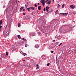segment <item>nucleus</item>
<instances>
[{
  "mask_svg": "<svg viewBox=\"0 0 76 76\" xmlns=\"http://www.w3.org/2000/svg\"><path fill=\"white\" fill-rule=\"evenodd\" d=\"M9 32L7 31H4L3 32V35L5 37H7L9 35Z\"/></svg>",
  "mask_w": 76,
  "mask_h": 76,
  "instance_id": "nucleus-1",
  "label": "nucleus"
},
{
  "mask_svg": "<svg viewBox=\"0 0 76 76\" xmlns=\"http://www.w3.org/2000/svg\"><path fill=\"white\" fill-rule=\"evenodd\" d=\"M11 48L12 51H15L16 50V48H15V46H14V45H13L12 46Z\"/></svg>",
  "mask_w": 76,
  "mask_h": 76,
  "instance_id": "nucleus-2",
  "label": "nucleus"
},
{
  "mask_svg": "<svg viewBox=\"0 0 76 76\" xmlns=\"http://www.w3.org/2000/svg\"><path fill=\"white\" fill-rule=\"evenodd\" d=\"M68 14V13H59V15L60 16L61 15H67Z\"/></svg>",
  "mask_w": 76,
  "mask_h": 76,
  "instance_id": "nucleus-3",
  "label": "nucleus"
},
{
  "mask_svg": "<svg viewBox=\"0 0 76 76\" xmlns=\"http://www.w3.org/2000/svg\"><path fill=\"white\" fill-rule=\"evenodd\" d=\"M59 21H58L57 22H56V23H55V25H56V26H57L58 25V24H59Z\"/></svg>",
  "mask_w": 76,
  "mask_h": 76,
  "instance_id": "nucleus-4",
  "label": "nucleus"
},
{
  "mask_svg": "<svg viewBox=\"0 0 76 76\" xmlns=\"http://www.w3.org/2000/svg\"><path fill=\"white\" fill-rule=\"evenodd\" d=\"M50 9V7H49L47 6L46 7V10L47 12H48V9Z\"/></svg>",
  "mask_w": 76,
  "mask_h": 76,
  "instance_id": "nucleus-5",
  "label": "nucleus"
},
{
  "mask_svg": "<svg viewBox=\"0 0 76 76\" xmlns=\"http://www.w3.org/2000/svg\"><path fill=\"white\" fill-rule=\"evenodd\" d=\"M1 57L2 58H5V55L3 54L1 55Z\"/></svg>",
  "mask_w": 76,
  "mask_h": 76,
  "instance_id": "nucleus-6",
  "label": "nucleus"
},
{
  "mask_svg": "<svg viewBox=\"0 0 76 76\" xmlns=\"http://www.w3.org/2000/svg\"><path fill=\"white\" fill-rule=\"evenodd\" d=\"M28 4H29V3H28V2H27V4H26L25 5L26 8H27L28 7Z\"/></svg>",
  "mask_w": 76,
  "mask_h": 76,
  "instance_id": "nucleus-7",
  "label": "nucleus"
},
{
  "mask_svg": "<svg viewBox=\"0 0 76 76\" xmlns=\"http://www.w3.org/2000/svg\"><path fill=\"white\" fill-rule=\"evenodd\" d=\"M70 7L71 8H72L73 9H75V6H73V5H71Z\"/></svg>",
  "mask_w": 76,
  "mask_h": 76,
  "instance_id": "nucleus-8",
  "label": "nucleus"
},
{
  "mask_svg": "<svg viewBox=\"0 0 76 76\" xmlns=\"http://www.w3.org/2000/svg\"><path fill=\"white\" fill-rule=\"evenodd\" d=\"M53 12V10L52 9L50 11L48 12H47L45 14V15H47V14H48L49 13H51V12Z\"/></svg>",
  "mask_w": 76,
  "mask_h": 76,
  "instance_id": "nucleus-9",
  "label": "nucleus"
},
{
  "mask_svg": "<svg viewBox=\"0 0 76 76\" xmlns=\"http://www.w3.org/2000/svg\"><path fill=\"white\" fill-rule=\"evenodd\" d=\"M31 63H32V64H34V61L32 59L31 60Z\"/></svg>",
  "mask_w": 76,
  "mask_h": 76,
  "instance_id": "nucleus-10",
  "label": "nucleus"
},
{
  "mask_svg": "<svg viewBox=\"0 0 76 76\" xmlns=\"http://www.w3.org/2000/svg\"><path fill=\"white\" fill-rule=\"evenodd\" d=\"M23 7H22L20 8V12H21V11H22V9H23Z\"/></svg>",
  "mask_w": 76,
  "mask_h": 76,
  "instance_id": "nucleus-11",
  "label": "nucleus"
},
{
  "mask_svg": "<svg viewBox=\"0 0 76 76\" xmlns=\"http://www.w3.org/2000/svg\"><path fill=\"white\" fill-rule=\"evenodd\" d=\"M30 9H31V10H35V9H35V7H31Z\"/></svg>",
  "mask_w": 76,
  "mask_h": 76,
  "instance_id": "nucleus-12",
  "label": "nucleus"
},
{
  "mask_svg": "<svg viewBox=\"0 0 76 76\" xmlns=\"http://www.w3.org/2000/svg\"><path fill=\"white\" fill-rule=\"evenodd\" d=\"M41 6H38V10H41Z\"/></svg>",
  "mask_w": 76,
  "mask_h": 76,
  "instance_id": "nucleus-13",
  "label": "nucleus"
},
{
  "mask_svg": "<svg viewBox=\"0 0 76 76\" xmlns=\"http://www.w3.org/2000/svg\"><path fill=\"white\" fill-rule=\"evenodd\" d=\"M44 2H45V0H42L40 1V2L42 3H44Z\"/></svg>",
  "mask_w": 76,
  "mask_h": 76,
  "instance_id": "nucleus-14",
  "label": "nucleus"
},
{
  "mask_svg": "<svg viewBox=\"0 0 76 76\" xmlns=\"http://www.w3.org/2000/svg\"><path fill=\"white\" fill-rule=\"evenodd\" d=\"M2 23H3V21H2V20H1L0 21V25L2 24Z\"/></svg>",
  "mask_w": 76,
  "mask_h": 76,
  "instance_id": "nucleus-15",
  "label": "nucleus"
},
{
  "mask_svg": "<svg viewBox=\"0 0 76 76\" xmlns=\"http://www.w3.org/2000/svg\"><path fill=\"white\" fill-rule=\"evenodd\" d=\"M38 47H39V46L38 45H35V48H38Z\"/></svg>",
  "mask_w": 76,
  "mask_h": 76,
  "instance_id": "nucleus-16",
  "label": "nucleus"
},
{
  "mask_svg": "<svg viewBox=\"0 0 76 76\" xmlns=\"http://www.w3.org/2000/svg\"><path fill=\"white\" fill-rule=\"evenodd\" d=\"M51 3V0L49 1L48 2V4H50Z\"/></svg>",
  "mask_w": 76,
  "mask_h": 76,
  "instance_id": "nucleus-17",
  "label": "nucleus"
},
{
  "mask_svg": "<svg viewBox=\"0 0 76 76\" xmlns=\"http://www.w3.org/2000/svg\"><path fill=\"white\" fill-rule=\"evenodd\" d=\"M58 12V10H57L56 12H55V15H56V14H57V12Z\"/></svg>",
  "mask_w": 76,
  "mask_h": 76,
  "instance_id": "nucleus-18",
  "label": "nucleus"
},
{
  "mask_svg": "<svg viewBox=\"0 0 76 76\" xmlns=\"http://www.w3.org/2000/svg\"><path fill=\"white\" fill-rule=\"evenodd\" d=\"M18 37L19 39H20L21 37H20V36L19 35H18Z\"/></svg>",
  "mask_w": 76,
  "mask_h": 76,
  "instance_id": "nucleus-19",
  "label": "nucleus"
},
{
  "mask_svg": "<svg viewBox=\"0 0 76 76\" xmlns=\"http://www.w3.org/2000/svg\"><path fill=\"white\" fill-rule=\"evenodd\" d=\"M27 9L28 10V12H29V10H31V8H28Z\"/></svg>",
  "mask_w": 76,
  "mask_h": 76,
  "instance_id": "nucleus-20",
  "label": "nucleus"
},
{
  "mask_svg": "<svg viewBox=\"0 0 76 76\" xmlns=\"http://www.w3.org/2000/svg\"><path fill=\"white\" fill-rule=\"evenodd\" d=\"M42 6H45V2H43V3H42Z\"/></svg>",
  "mask_w": 76,
  "mask_h": 76,
  "instance_id": "nucleus-21",
  "label": "nucleus"
},
{
  "mask_svg": "<svg viewBox=\"0 0 76 76\" xmlns=\"http://www.w3.org/2000/svg\"><path fill=\"white\" fill-rule=\"evenodd\" d=\"M20 24L19 23H18V27H20Z\"/></svg>",
  "mask_w": 76,
  "mask_h": 76,
  "instance_id": "nucleus-22",
  "label": "nucleus"
},
{
  "mask_svg": "<svg viewBox=\"0 0 76 76\" xmlns=\"http://www.w3.org/2000/svg\"><path fill=\"white\" fill-rule=\"evenodd\" d=\"M63 31H64V32H69V31H68V30H67V31L65 30Z\"/></svg>",
  "mask_w": 76,
  "mask_h": 76,
  "instance_id": "nucleus-23",
  "label": "nucleus"
},
{
  "mask_svg": "<svg viewBox=\"0 0 76 76\" xmlns=\"http://www.w3.org/2000/svg\"><path fill=\"white\" fill-rule=\"evenodd\" d=\"M27 71H28V70L26 69L25 70L24 72L25 73H28V72H27Z\"/></svg>",
  "mask_w": 76,
  "mask_h": 76,
  "instance_id": "nucleus-24",
  "label": "nucleus"
},
{
  "mask_svg": "<svg viewBox=\"0 0 76 76\" xmlns=\"http://www.w3.org/2000/svg\"><path fill=\"white\" fill-rule=\"evenodd\" d=\"M50 63H48L47 64V66H50Z\"/></svg>",
  "mask_w": 76,
  "mask_h": 76,
  "instance_id": "nucleus-25",
  "label": "nucleus"
},
{
  "mask_svg": "<svg viewBox=\"0 0 76 76\" xmlns=\"http://www.w3.org/2000/svg\"><path fill=\"white\" fill-rule=\"evenodd\" d=\"M74 27H75V26H74L71 27H70L69 29H72V28H73Z\"/></svg>",
  "mask_w": 76,
  "mask_h": 76,
  "instance_id": "nucleus-26",
  "label": "nucleus"
},
{
  "mask_svg": "<svg viewBox=\"0 0 76 76\" xmlns=\"http://www.w3.org/2000/svg\"><path fill=\"white\" fill-rule=\"evenodd\" d=\"M62 8H64V4L62 5Z\"/></svg>",
  "mask_w": 76,
  "mask_h": 76,
  "instance_id": "nucleus-27",
  "label": "nucleus"
},
{
  "mask_svg": "<svg viewBox=\"0 0 76 76\" xmlns=\"http://www.w3.org/2000/svg\"><path fill=\"white\" fill-rule=\"evenodd\" d=\"M30 35H31V36H34V34H30Z\"/></svg>",
  "mask_w": 76,
  "mask_h": 76,
  "instance_id": "nucleus-28",
  "label": "nucleus"
},
{
  "mask_svg": "<svg viewBox=\"0 0 76 76\" xmlns=\"http://www.w3.org/2000/svg\"><path fill=\"white\" fill-rule=\"evenodd\" d=\"M6 53V56H8V52H7Z\"/></svg>",
  "mask_w": 76,
  "mask_h": 76,
  "instance_id": "nucleus-29",
  "label": "nucleus"
},
{
  "mask_svg": "<svg viewBox=\"0 0 76 76\" xmlns=\"http://www.w3.org/2000/svg\"><path fill=\"white\" fill-rule=\"evenodd\" d=\"M39 69V66H37V68H36V69Z\"/></svg>",
  "mask_w": 76,
  "mask_h": 76,
  "instance_id": "nucleus-30",
  "label": "nucleus"
},
{
  "mask_svg": "<svg viewBox=\"0 0 76 76\" xmlns=\"http://www.w3.org/2000/svg\"><path fill=\"white\" fill-rule=\"evenodd\" d=\"M2 28V26H0V29H1Z\"/></svg>",
  "mask_w": 76,
  "mask_h": 76,
  "instance_id": "nucleus-31",
  "label": "nucleus"
},
{
  "mask_svg": "<svg viewBox=\"0 0 76 76\" xmlns=\"http://www.w3.org/2000/svg\"><path fill=\"white\" fill-rule=\"evenodd\" d=\"M34 6H35V7H37V4H35Z\"/></svg>",
  "mask_w": 76,
  "mask_h": 76,
  "instance_id": "nucleus-32",
  "label": "nucleus"
},
{
  "mask_svg": "<svg viewBox=\"0 0 76 76\" xmlns=\"http://www.w3.org/2000/svg\"><path fill=\"white\" fill-rule=\"evenodd\" d=\"M44 12H45V8H44L43 9Z\"/></svg>",
  "mask_w": 76,
  "mask_h": 76,
  "instance_id": "nucleus-33",
  "label": "nucleus"
},
{
  "mask_svg": "<svg viewBox=\"0 0 76 76\" xmlns=\"http://www.w3.org/2000/svg\"><path fill=\"white\" fill-rule=\"evenodd\" d=\"M29 58H30L29 57H28L27 58V60H29Z\"/></svg>",
  "mask_w": 76,
  "mask_h": 76,
  "instance_id": "nucleus-34",
  "label": "nucleus"
},
{
  "mask_svg": "<svg viewBox=\"0 0 76 76\" xmlns=\"http://www.w3.org/2000/svg\"><path fill=\"white\" fill-rule=\"evenodd\" d=\"M63 28V26L61 27V28H60V29H62V28Z\"/></svg>",
  "mask_w": 76,
  "mask_h": 76,
  "instance_id": "nucleus-35",
  "label": "nucleus"
},
{
  "mask_svg": "<svg viewBox=\"0 0 76 76\" xmlns=\"http://www.w3.org/2000/svg\"><path fill=\"white\" fill-rule=\"evenodd\" d=\"M23 40H24V41H26V39H25V38H23Z\"/></svg>",
  "mask_w": 76,
  "mask_h": 76,
  "instance_id": "nucleus-36",
  "label": "nucleus"
},
{
  "mask_svg": "<svg viewBox=\"0 0 76 76\" xmlns=\"http://www.w3.org/2000/svg\"><path fill=\"white\" fill-rule=\"evenodd\" d=\"M21 43H22V42H20L18 43V44H21Z\"/></svg>",
  "mask_w": 76,
  "mask_h": 76,
  "instance_id": "nucleus-37",
  "label": "nucleus"
},
{
  "mask_svg": "<svg viewBox=\"0 0 76 76\" xmlns=\"http://www.w3.org/2000/svg\"><path fill=\"white\" fill-rule=\"evenodd\" d=\"M60 7V4H58V7Z\"/></svg>",
  "mask_w": 76,
  "mask_h": 76,
  "instance_id": "nucleus-38",
  "label": "nucleus"
},
{
  "mask_svg": "<svg viewBox=\"0 0 76 76\" xmlns=\"http://www.w3.org/2000/svg\"><path fill=\"white\" fill-rule=\"evenodd\" d=\"M73 14L74 15H75V14H76V13L75 12H73Z\"/></svg>",
  "mask_w": 76,
  "mask_h": 76,
  "instance_id": "nucleus-39",
  "label": "nucleus"
},
{
  "mask_svg": "<svg viewBox=\"0 0 76 76\" xmlns=\"http://www.w3.org/2000/svg\"><path fill=\"white\" fill-rule=\"evenodd\" d=\"M27 44H26L25 45V47H27Z\"/></svg>",
  "mask_w": 76,
  "mask_h": 76,
  "instance_id": "nucleus-40",
  "label": "nucleus"
},
{
  "mask_svg": "<svg viewBox=\"0 0 76 76\" xmlns=\"http://www.w3.org/2000/svg\"><path fill=\"white\" fill-rule=\"evenodd\" d=\"M23 56H25V55H26V53H23Z\"/></svg>",
  "mask_w": 76,
  "mask_h": 76,
  "instance_id": "nucleus-41",
  "label": "nucleus"
},
{
  "mask_svg": "<svg viewBox=\"0 0 76 76\" xmlns=\"http://www.w3.org/2000/svg\"><path fill=\"white\" fill-rule=\"evenodd\" d=\"M51 53H54V51H51Z\"/></svg>",
  "mask_w": 76,
  "mask_h": 76,
  "instance_id": "nucleus-42",
  "label": "nucleus"
},
{
  "mask_svg": "<svg viewBox=\"0 0 76 76\" xmlns=\"http://www.w3.org/2000/svg\"><path fill=\"white\" fill-rule=\"evenodd\" d=\"M36 66H37V67H38V66H39V65H38V64H37V65H36Z\"/></svg>",
  "mask_w": 76,
  "mask_h": 76,
  "instance_id": "nucleus-43",
  "label": "nucleus"
},
{
  "mask_svg": "<svg viewBox=\"0 0 76 76\" xmlns=\"http://www.w3.org/2000/svg\"><path fill=\"white\" fill-rule=\"evenodd\" d=\"M23 12H25V9H23Z\"/></svg>",
  "mask_w": 76,
  "mask_h": 76,
  "instance_id": "nucleus-44",
  "label": "nucleus"
},
{
  "mask_svg": "<svg viewBox=\"0 0 76 76\" xmlns=\"http://www.w3.org/2000/svg\"><path fill=\"white\" fill-rule=\"evenodd\" d=\"M34 12H33L32 13H31V14H32V15H33V14H34Z\"/></svg>",
  "mask_w": 76,
  "mask_h": 76,
  "instance_id": "nucleus-45",
  "label": "nucleus"
},
{
  "mask_svg": "<svg viewBox=\"0 0 76 76\" xmlns=\"http://www.w3.org/2000/svg\"><path fill=\"white\" fill-rule=\"evenodd\" d=\"M3 7L4 8V7H5V6H3Z\"/></svg>",
  "mask_w": 76,
  "mask_h": 76,
  "instance_id": "nucleus-46",
  "label": "nucleus"
},
{
  "mask_svg": "<svg viewBox=\"0 0 76 76\" xmlns=\"http://www.w3.org/2000/svg\"><path fill=\"white\" fill-rule=\"evenodd\" d=\"M62 44V43H60V45H59V46H60V45H61Z\"/></svg>",
  "mask_w": 76,
  "mask_h": 76,
  "instance_id": "nucleus-47",
  "label": "nucleus"
},
{
  "mask_svg": "<svg viewBox=\"0 0 76 76\" xmlns=\"http://www.w3.org/2000/svg\"><path fill=\"white\" fill-rule=\"evenodd\" d=\"M39 35H41V33L40 32H39Z\"/></svg>",
  "mask_w": 76,
  "mask_h": 76,
  "instance_id": "nucleus-48",
  "label": "nucleus"
},
{
  "mask_svg": "<svg viewBox=\"0 0 76 76\" xmlns=\"http://www.w3.org/2000/svg\"><path fill=\"white\" fill-rule=\"evenodd\" d=\"M23 15H25V13H23Z\"/></svg>",
  "mask_w": 76,
  "mask_h": 76,
  "instance_id": "nucleus-49",
  "label": "nucleus"
},
{
  "mask_svg": "<svg viewBox=\"0 0 76 76\" xmlns=\"http://www.w3.org/2000/svg\"><path fill=\"white\" fill-rule=\"evenodd\" d=\"M57 56H58L57 55L56 58H57Z\"/></svg>",
  "mask_w": 76,
  "mask_h": 76,
  "instance_id": "nucleus-50",
  "label": "nucleus"
},
{
  "mask_svg": "<svg viewBox=\"0 0 76 76\" xmlns=\"http://www.w3.org/2000/svg\"><path fill=\"white\" fill-rule=\"evenodd\" d=\"M47 1H48V0H46L45 1V2H47Z\"/></svg>",
  "mask_w": 76,
  "mask_h": 76,
  "instance_id": "nucleus-51",
  "label": "nucleus"
},
{
  "mask_svg": "<svg viewBox=\"0 0 76 76\" xmlns=\"http://www.w3.org/2000/svg\"><path fill=\"white\" fill-rule=\"evenodd\" d=\"M55 42V40H53V42Z\"/></svg>",
  "mask_w": 76,
  "mask_h": 76,
  "instance_id": "nucleus-52",
  "label": "nucleus"
},
{
  "mask_svg": "<svg viewBox=\"0 0 76 76\" xmlns=\"http://www.w3.org/2000/svg\"><path fill=\"white\" fill-rule=\"evenodd\" d=\"M38 5H39V3H38Z\"/></svg>",
  "mask_w": 76,
  "mask_h": 76,
  "instance_id": "nucleus-53",
  "label": "nucleus"
},
{
  "mask_svg": "<svg viewBox=\"0 0 76 76\" xmlns=\"http://www.w3.org/2000/svg\"><path fill=\"white\" fill-rule=\"evenodd\" d=\"M52 1H53V2H54V0H53Z\"/></svg>",
  "mask_w": 76,
  "mask_h": 76,
  "instance_id": "nucleus-54",
  "label": "nucleus"
},
{
  "mask_svg": "<svg viewBox=\"0 0 76 76\" xmlns=\"http://www.w3.org/2000/svg\"><path fill=\"white\" fill-rule=\"evenodd\" d=\"M43 56H44V55L42 56V57H43Z\"/></svg>",
  "mask_w": 76,
  "mask_h": 76,
  "instance_id": "nucleus-55",
  "label": "nucleus"
},
{
  "mask_svg": "<svg viewBox=\"0 0 76 76\" xmlns=\"http://www.w3.org/2000/svg\"><path fill=\"white\" fill-rule=\"evenodd\" d=\"M23 61H25V60H23Z\"/></svg>",
  "mask_w": 76,
  "mask_h": 76,
  "instance_id": "nucleus-56",
  "label": "nucleus"
},
{
  "mask_svg": "<svg viewBox=\"0 0 76 76\" xmlns=\"http://www.w3.org/2000/svg\"><path fill=\"white\" fill-rule=\"evenodd\" d=\"M73 22H74V23H75V21H73Z\"/></svg>",
  "mask_w": 76,
  "mask_h": 76,
  "instance_id": "nucleus-57",
  "label": "nucleus"
},
{
  "mask_svg": "<svg viewBox=\"0 0 76 76\" xmlns=\"http://www.w3.org/2000/svg\"><path fill=\"white\" fill-rule=\"evenodd\" d=\"M22 53V51L20 52V53Z\"/></svg>",
  "mask_w": 76,
  "mask_h": 76,
  "instance_id": "nucleus-58",
  "label": "nucleus"
},
{
  "mask_svg": "<svg viewBox=\"0 0 76 76\" xmlns=\"http://www.w3.org/2000/svg\"><path fill=\"white\" fill-rule=\"evenodd\" d=\"M64 22H65V21H64V22H63V23H64Z\"/></svg>",
  "mask_w": 76,
  "mask_h": 76,
  "instance_id": "nucleus-59",
  "label": "nucleus"
},
{
  "mask_svg": "<svg viewBox=\"0 0 76 76\" xmlns=\"http://www.w3.org/2000/svg\"><path fill=\"white\" fill-rule=\"evenodd\" d=\"M56 43V44H57V43H58V42H57Z\"/></svg>",
  "mask_w": 76,
  "mask_h": 76,
  "instance_id": "nucleus-60",
  "label": "nucleus"
},
{
  "mask_svg": "<svg viewBox=\"0 0 76 76\" xmlns=\"http://www.w3.org/2000/svg\"><path fill=\"white\" fill-rule=\"evenodd\" d=\"M42 13H43V11L42 12Z\"/></svg>",
  "mask_w": 76,
  "mask_h": 76,
  "instance_id": "nucleus-61",
  "label": "nucleus"
},
{
  "mask_svg": "<svg viewBox=\"0 0 76 76\" xmlns=\"http://www.w3.org/2000/svg\"><path fill=\"white\" fill-rule=\"evenodd\" d=\"M0 59H1V58H0Z\"/></svg>",
  "mask_w": 76,
  "mask_h": 76,
  "instance_id": "nucleus-62",
  "label": "nucleus"
},
{
  "mask_svg": "<svg viewBox=\"0 0 76 76\" xmlns=\"http://www.w3.org/2000/svg\"><path fill=\"white\" fill-rule=\"evenodd\" d=\"M37 12H38V11H37Z\"/></svg>",
  "mask_w": 76,
  "mask_h": 76,
  "instance_id": "nucleus-63",
  "label": "nucleus"
},
{
  "mask_svg": "<svg viewBox=\"0 0 76 76\" xmlns=\"http://www.w3.org/2000/svg\"><path fill=\"white\" fill-rule=\"evenodd\" d=\"M48 1V0H47Z\"/></svg>",
  "mask_w": 76,
  "mask_h": 76,
  "instance_id": "nucleus-64",
  "label": "nucleus"
}]
</instances>
